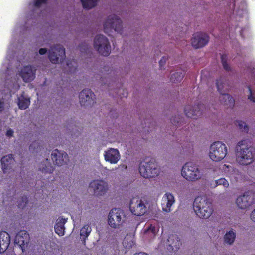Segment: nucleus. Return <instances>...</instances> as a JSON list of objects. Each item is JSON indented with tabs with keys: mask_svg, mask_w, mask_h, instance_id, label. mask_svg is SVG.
Masks as SVG:
<instances>
[{
	"mask_svg": "<svg viewBox=\"0 0 255 255\" xmlns=\"http://www.w3.org/2000/svg\"><path fill=\"white\" fill-rule=\"evenodd\" d=\"M246 143V140H242L238 142L237 147V160L242 165H248L254 161L253 149Z\"/></svg>",
	"mask_w": 255,
	"mask_h": 255,
	"instance_id": "f257e3e1",
	"label": "nucleus"
},
{
	"mask_svg": "<svg viewBox=\"0 0 255 255\" xmlns=\"http://www.w3.org/2000/svg\"><path fill=\"white\" fill-rule=\"evenodd\" d=\"M193 208L196 215L202 219L209 218L213 212L212 203L206 197H197L194 201Z\"/></svg>",
	"mask_w": 255,
	"mask_h": 255,
	"instance_id": "f03ea898",
	"label": "nucleus"
},
{
	"mask_svg": "<svg viewBox=\"0 0 255 255\" xmlns=\"http://www.w3.org/2000/svg\"><path fill=\"white\" fill-rule=\"evenodd\" d=\"M139 171L142 176L145 178H154L160 173L157 163L154 159L146 158L144 161L140 163Z\"/></svg>",
	"mask_w": 255,
	"mask_h": 255,
	"instance_id": "7ed1b4c3",
	"label": "nucleus"
},
{
	"mask_svg": "<svg viewBox=\"0 0 255 255\" xmlns=\"http://www.w3.org/2000/svg\"><path fill=\"white\" fill-rule=\"evenodd\" d=\"M227 154V147L220 141L213 143L210 147L209 155L210 159L215 162L223 160Z\"/></svg>",
	"mask_w": 255,
	"mask_h": 255,
	"instance_id": "20e7f679",
	"label": "nucleus"
},
{
	"mask_svg": "<svg viewBox=\"0 0 255 255\" xmlns=\"http://www.w3.org/2000/svg\"><path fill=\"white\" fill-rule=\"evenodd\" d=\"M125 216L120 208H113L109 212L108 223L113 228H119L125 221Z\"/></svg>",
	"mask_w": 255,
	"mask_h": 255,
	"instance_id": "39448f33",
	"label": "nucleus"
},
{
	"mask_svg": "<svg viewBox=\"0 0 255 255\" xmlns=\"http://www.w3.org/2000/svg\"><path fill=\"white\" fill-rule=\"evenodd\" d=\"M94 47L103 56H108L111 53V47L109 40L103 35L100 34L95 37Z\"/></svg>",
	"mask_w": 255,
	"mask_h": 255,
	"instance_id": "423d86ee",
	"label": "nucleus"
},
{
	"mask_svg": "<svg viewBox=\"0 0 255 255\" xmlns=\"http://www.w3.org/2000/svg\"><path fill=\"white\" fill-rule=\"evenodd\" d=\"M182 176L188 181H195L200 178V172L193 162L186 163L182 167Z\"/></svg>",
	"mask_w": 255,
	"mask_h": 255,
	"instance_id": "0eeeda50",
	"label": "nucleus"
},
{
	"mask_svg": "<svg viewBox=\"0 0 255 255\" xmlns=\"http://www.w3.org/2000/svg\"><path fill=\"white\" fill-rule=\"evenodd\" d=\"M112 30H114L117 33H122V22L121 19L116 15H110L104 23L105 33H108Z\"/></svg>",
	"mask_w": 255,
	"mask_h": 255,
	"instance_id": "6e6552de",
	"label": "nucleus"
},
{
	"mask_svg": "<svg viewBox=\"0 0 255 255\" xmlns=\"http://www.w3.org/2000/svg\"><path fill=\"white\" fill-rule=\"evenodd\" d=\"M65 57V49L61 45L53 46L49 50L48 57L52 63L62 62Z\"/></svg>",
	"mask_w": 255,
	"mask_h": 255,
	"instance_id": "1a4fd4ad",
	"label": "nucleus"
},
{
	"mask_svg": "<svg viewBox=\"0 0 255 255\" xmlns=\"http://www.w3.org/2000/svg\"><path fill=\"white\" fill-rule=\"evenodd\" d=\"M129 209L133 214L137 216L143 215L147 212L144 202L137 197H134L130 200Z\"/></svg>",
	"mask_w": 255,
	"mask_h": 255,
	"instance_id": "9d476101",
	"label": "nucleus"
},
{
	"mask_svg": "<svg viewBox=\"0 0 255 255\" xmlns=\"http://www.w3.org/2000/svg\"><path fill=\"white\" fill-rule=\"evenodd\" d=\"M223 81L224 78L222 77H220L216 80L217 89L222 95L220 97V102L222 104L227 106L228 107L233 108L235 104V100L233 97L229 94L221 93V90L223 88Z\"/></svg>",
	"mask_w": 255,
	"mask_h": 255,
	"instance_id": "9b49d317",
	"label": "nucleus"
},
{
	"mask_svg": "<svg viewBox=\"0 0 255 255\" xmlns=\"http://www.w3.org/2000/svg\"><path fill=\"white\" fill-rule=\"evenodd\" d=\"M254 198L251 191L245 192L243 195L238 197L236 199L237 206L242 209H245L254 203Z\"/></svg>",
	"mask_w": 255,
	"mask_h": 255,
	"instance_id": "f8f14e48",
	"label": "nucleus"
},
{
	"mask_svg": "<svg viewBox=\"0 0 255 255\" xmlns=\"http://www.w3.org/2000/svg\"><path fill=\"white\" fill-rule=\"evenodd\" d=\"M95 95L89 89L83 90L79 94V102L81 106H87L95 103Z\"/></svg>",
	"mask_w": 255,
	"mask_h": 255,
	"instance_id": "ddd939ff",
	"label": "nucleus"
},
{
	"mask_svg": "<svg viewBox=\"0 0 255 255\" xmlns=\"http://www.w3.org/2000/svg\"><path fill=\"white\" fill-rule=\"evenodd\" d=\"M209 40V36L204 33L197 32L193 34L192 45L196 49L202 48L207 44Z\"/></svg>",
	"mask_w": 255,
	"mask_h": 255,
	"instance_id": "4468645a",
	"label": "nucleus"
},
{
	"mask_svg": "<svg viewBox=\"0 0 255 255\" xmlns=\"http://www.w3.org/2000/svg\"><path fill=\"white\" fill-rule=\"evenodd\" d=\"M204 108V105L201 104H198L194 107L187 105L184 108L185 114L189 118L196 119L202 115Z\"/></svg>",
	"mask_w": 255,
	"mask_h": 255,
	"instance_id": "2eb2a0df",
	"label": "nucleus"
},
{
	"mask_svg": "<svg viewBox=\"0 0 255 255\" xmlns=\"http://www.w3.org/2000/svg\"><path fill=\"white\" fill-rule=\"evenodd\" d=\"M29 238V235L27 231H21L15 236L14 243L19 246L23 251L28 244Z\"/></svg>",
	"mask_w": 255,
	"mask_h": 255,
	"instance_id": "dca6fc26",
	"label": "nucleus"
},
{
	"mask_svg": "<svg viewBox=\"0 0 255 255\" xmlns=\"http://www.w3.org/2000/svg\"><path fill=\"white\" fill-rule=\"evenodd\" d=\"M90 186L93 188L94 193L96 195H102L108 190V184L102 180H95L92 181Z\"/></svg>",
	"mask_w": 255,
	"mask_h": 255,
	"instance_id": "f3484780",
	"label": "nucleus"
},
{
	"mask_svg": "<svg viewBox=\"0 0 255 255\" xmlns=\"http://www.w3.org/2000/svg\"><path fill=\"white\" fill-rule=\"evenodd\" d=\"M51 157L55 165L60 166L66 163L68 155L65 152H60L58 149L53 150Z\"/></svg>",
	"mask_w": 255,
	"mask_h": 255,
	"instance_id": "a211bd4d",
	"label": "nucleus"
},
{
	"mask_svg": "<svg viewBox=\"0 0 255 255\" xmlns=\"http://www.w3.org/2000/svg\"><path fill=\"white\" fill-rule=\"evenodd\" d=\"M36 70L32 66H24L21 70L20 76L25 82L32 81L35 77Z\"/></svg>",
	"mask_w": 255,
	"mask_h": 255,
	"instance_id": "6ab92c4d",
	"label": "nucleus"
},
{
	"mask_svg": "<svg viewBox=\"0 0 255 255\" xmlns=\"http://www.w3.org/2000/svg\"><path fill=\"white\" fill-rule=\"evenodd\" d=\"M104 155L105 160L111 164L117 163L120 159L119 152L117 149L111 148L105 151Z\"/></svg>",
	"mask_w": 255,
	"mask_h": 255,
	"instance_id": "aec40b11",
	"label": "nucleus"
},
{
	"mask_svg": "<svg viewBox=\"0 0 255 255\" xmlns=\"http://www.w3.org/2000/svg\"><path fill=\"white\" fill-rule=\"evenodd\" d=\"M10 243L9 234L5 231L0 232V253H4Z\"/></svg>",
	"mask_w": 255,
	"mask_h": 255,
	"instance_id": "412c9836",
	"label": "nucleus"
},
{
	"mask_svg": "<svg viewBox=\"0 0 255 255\" xmlns=\"http://www.w3.org/2000/svg\"><path fill=\"white\" fill-rule=\"evenodd\" d=\"M14 162V159L12 154H8L3 156L1 159V167L4 173H9L12 165Z\"/></svg>",
	"mask_w": 255,
	"mask_h": 255,
	"instance_id": "4be33fe9",
	"label": "nucleus"
},
{
	"mask_svg": "<svg viewBox=\"0 0 255 255\" xmlns=\"http://www.w3.org/2000/svg\"><path fill=\"white\" fill-rule=\"evenodd\" d=\"M175 202L173 195L169 193H166L162 198V207L163 211L168 212L171 211V207Z\"/></svg>",
	"mask_w": 255,
	"mask_h": 255,
	"instance_id": "5701e85b",
	"label": "nucleus"
},
{
	"mask_svg": "<svg viewBox=\"0 0 255 255\" xmlns=\"http://www.w3.org/2000/svg\"><path fill=\"white\" fill-rule=\"evenodd\" d=\"M167 242L171 249L174 252L177 251L181 245L180 239L175 234L170 235L168 237Z\"/></svg>",
	"mask_w": 255,
	"mask_h": 255,
	"instance_id": "b1692460",
	"label": "nucleus"
},
{
	"mask_svg": "<svg viewBox=\"0 0 255 255\" xmlns=\"http://www.w3.org/2000/svg\"><path fill=\"white\" fill-rule=\"evenodd\" d=\"M39 169L43 173H51L52 172L54 169L51 164L50 163L48 160L46 159L40 164Z\"/></svg>",
	"mask_w": 255,
	"mask_h": 255,
	"instance_id": "393cba45",
	"label": "nucleus"
},
{
	"mask_svg": "<svg viewBox=\"0 0 255 255\" xmlns=\"http://www.w3.org/2000/svg\"><path fill=\"white\" fill-rule=\"evenodd\" d=\"M185 75L184 71L177 72L172 74L170 81L172 83H177L181 81Z\"/></svg>",
	"mask_w": 255,
	"mask_h": 255,
	"instance_id": "a878e982",
	"label": "nucleus"
},
{
	"mask_svg": "<svg viewBox=\"0 0 255 255\" xmlns=\"http://www.w3.org/2000/svg\"><path fill=\"white\" fill-rule=\"evenodd\" d=\"M84 9H90L97 5V0H80Z\"/></svg>",
	"mask_w": 255,
	"mask_h": 255,
	"instance_id": "bb28decb",
	"label": "nucleus"
},
{
	"mask_svg": "<svg viewBox=\"0 0 255 255\" xmlns=\"http://www.w3.org/2000/svg\"><path fill=\"white\" fill-rule=\"evenodd\" d=\"M91 230L92 229L91 227L88 224L84 225L81 228L80 230V236L82 237L84 241H85L86 239L89 235Z\"/></svg>",
	"mask_w": 255,
	"mask_h": 255,
	"instance_id": "cd10ccee",
	"label": "nucleus"
},
{
	"mask_svg": "<svg viewBox=\"0 0 255 255\" xmlns=\"http://www.w3.org/2000/svg\"><path fill=\"white\" fill-rule=\"evenodd\" d=\"M236 237L235 233L232 230L229 231L227 232L224 236V241L225 243H228L229 244H232Z\"/></svg>",
	"mask_w": 255,
	"mask_h": 255,
	"instance_id": "c85d7f7f",
	"label": "nucleus"
},
{
	"mask_svg": "<svg viewBox=\"0 0 255 255\" xmlns=\"http://www.w3.org/2000/svg\"><path fill=\"white\" fill-rule=\"evenodd\" d=\"M219 185H223L224 187L227 188L229 186V183L225 178H221L215 180L213 183H211V186L213 187H216Z\"/></svg>",
	"mask_w": 255,
	"mask_h": 255,
	"instance_id": "c756f323",
	"label": "nucleus"
},
{
	"mask_svg": "<svg viewBox=\"0 0 255 255\" xmlns=\"http://www.w3.org/2000/svg\"><path fill=\"white\" fill-rule=\"evenodd\" d=\"M18 106L20 109L25 110L28 108L30 104L29 99L22 98L19 99Z\"/></svg>",
	"mask_w": 255,
	"mask_h": 255,
	"instance_id": "7c9ffc66",
	"label": "nucleus"
},
{
	"mask_svg": "<svg viewBox=\"0 0 255 255\" xmlns=\"http://www.w3.org/2000/svg\"><path fill=\"white\" fill-rule=\"evenodd\" d=\"M54 229L56 233L59 236H61L64 235L65 227L63 226L62 223H56L54 226Z\"/></svg>",
	"mask_w": 255,
	"mask_h": 255,
	"instance_id": "2f4dec72",
	"label": "nucleus"
},
{
	"mask_svg": "<svg viewBox=\"0 0 255 255\" xmlns=\"http://www.w3.org/2000/svg\"><path fill=\"white\" fill-rule=\"evenodd\" d=\"M227 59L228 57L226 54L221 55V62L224 69L227 71H230L231 70V68L227 62Z\"/></svg>",
	"mask_w": 255,
	"mask_h": 255,
	"instance_id": "473e14b6",
	"label": "nucleus"
},
{
	"mask_svg": "<svg viewBox=\"0 0 255 255\" xmlns=\"http://www.w3.org/2000/svg\"><path fill=\"white\" fill-rule=\"evenodd\" d=\"M235 124L242 131L245 132H247L248 131V127L244 122L238 120L236 121Z\"/></svg>",
	"mask_w": 255,
	"mask_h": 255,
	"instance_id": "72a5a7b5",
	"label": "nucleus"
},
{
	"mask_svg": "<svg viewBox=\"0 0 255 255\" xmlns=\"http://www.w3.org/2000/svg\"><path fill=\"white\" fill-rule=\"evenodd\" d=\"M67 65L69 67L70 72H74L77 68V63L76 61L73 60H68L67 62Z\"/></svg>",
	"mask_w": 255,
	"mask_h": 255,
	"instance_id": "f704fd0d",
	"label": "nucleus"
},
{
	"mask_svg": "<svg viewBox=\"0 0 255 255\" xmlns=\"http://www.w3.org/2000/svg\"><path fill=\"white\" fill-rule=\"evenodd\" d=\"M28 203L27 197L26 196H23L18 200V207L19 208L23 209Z\"/></svg>",
	"mask_w": 255,
	"mask_h": 255,
	"instance_id": "c9c22d12",
	"label": "nucleus"
},
{
	"mask_svg": "<svg viewBox=\"0 0 255 255\" xmlns=\"http://www.w3.org/2000/svg\"><path fill=\"white\" fill-rule=\"evenodd\" d=\"M249 94L248 95V99L250 101L255 103V95L254 94L253 90L250 85L247 86Z\"/></svg>",
	"mask_w": 255,
	"mask_h": 255,
	"instance_id": "e433bc0d",
	"label": "nucleus"
},
{
	"mask_svg": "<svg viewBox=\"0 0 255 255\" xmlns=\"http://www.w3.org/2000/svg\"><path fill=\"white\" fill-rule=\"evenodd\" d=\"M182 149H181L180 147H178L179 148L177 150V151L180 153H182L183 152L189 151L190 148L192 149V145H191L189 144H188V146H184V147L182 146Z\"/></svg>",
	"mask_w": 255,
	"mask_h": 255,
	"instance_id": "4c0bfd02",
	"label": "nucleus"
},
{
	"mask_svg": "<svg viewBox=\"0 0 255 255\" xmlns=\"http://www.w3.org/2000/svg\"><path fill=\"white\" fill-rule=\"evenodd\" d=\"M79 49L80 51L82 53H87L89 51V46L87 44H86L85 43H81L79 46Z\"/></svg>",
	"mask_w": 255,
	"mask_h": 255,
	"instance_id": "58836bf2",
	"label": "nucleus"
},
{
	"mask_svg": "<svg viewBox=\"0 0 255 255\" xmlns=\"http://www.w3.org/2000/svg\"><path fill=\"white\" fill-rule=\"evenodd\" d=\"M170 120L171 123L174 125H179L181 123V119L179 116L172 117L171 118Z\"/></svg>",
	"mask_w": 255,
	"mask_h": 255,
	"instance_id": "ea45409f",
	"label": "nucleus"
},
{
	"mask_svg": "<svg viewBox=\"0 0 255 255\" xmlns=\"http://www.w3.org/2000/svg\"><path fill=\"white\" fill-rule=\"evenodd\" d=\"M47 0H35L34 2V5L36 7H39L42 3L46 2Z\"/></svg>",
	"mask_w": 255,
	"mask_h": 255,
	"instance_id": "a19ab883",
	"label": "nucleus"
},
{
	"mask_svg": "<svg viewBox=\"0 0 255 255\" xmlns=\"http://www.w3.org/2000/svg\"><path fill=\"white\" fill-rule=\"evenodd\" d=\"M167 59V57L166 56H163L162 59L159 61V64L161 68L164 66Z\"/></svg>",
	"mask_w": 255,
	"mask_h": 255,
	"instance_id": "79ce46f5",
	"label": "nucleus"
},
{
	"mask_svg": "<svg viewBox=\"0 0 255 255\" xmlns=\"http://www.w3.org/2000/svg\"><path fill=\"white\" fill-rule=\"evenodd\" d=\"M67 222V219L64 218L62 217H60L57 220V223H62L63 226H64V224Z\"/></svg>",
	"mask_w": 255,
	"mask_h": 255,
	"instance_id": "37998d69",
	"label": "nucleus"
},
{
	"mask_svg": "<svg viewBox=\"0 0 255 255\" xmlns=\"http://www.w3.org/2000/svg\"><path fill=\"white\" fill-rule=\"evenodd\" d=\"M123 244L126 246L127 248H130L132 247V246L134 244V243L133 241H131L129 242V244L126 245V240H124L123 241Z\"/></svg>",
	"mask_w": 255,
	"mask_h": 255,
	"instance_id": "c03bdc74",
	"label": "nucleus"
},
{
	"mask_svg": "<svg viewBox=\"0 0 255 255\" xmlns=\"http://www.w3.org/2000/svg\"><path fill=\"white\" fill-rule=\"evenodd\" d=\"M13 133H14V131H13V130L9 129L7 130L6 135L7 136H8L9 137H11L13 136Z\"/></svg>",
	"mask_w": 255,
	"mask_h": 255,
	"instance_id": "a18cd8bd",
	"label": "nucleus"
},
{
	"mask_svg": "<svg viewBox=\"0 0 255 255\" xmlns=\"http://www.w3.org/2000/svg\"><path fill=\"white\" fill-rule=\"evenodd\" d=\"M250 218L253 221L255 222V209L252 211L251 215H250Z\"/></svg>",
	"mask_w": 255,
	"mask_h": 255,
	"instance_id": "49530a36",
	"label": "nucleus"
},
{
	"mask_svg": "<svg viewBox=\"0 0 255 255\" xmlns=\"http://www.w3.org/2000/svg\"><path fill=\"white\" fill-rule=\"evenodd\" d=\"M47 49L46 48H40L39 50V53L40 54V55H44L45 54H46V53L47 52Z\"/></svg>",
	"mask_w": 255,
	"mask_h": 255,
	"instance_id": "de8ad7c7",
	"label": "nucleus"
},
{
	"mask_svg": "<svg viewBox=\"0 0 255 255\" xmlns=\"http://www.w3.org/2000/svg\"><path fill=\"white\" fill-rule=\"evenodd\" d=\"M148 230H151V231L153 233H154L155 232V227L154 226H151L149 228Z\"/></svg>",
	"mask_w": 255,
	"mask_h": 255,
	"instance_id": "09e8293b",
	"label": "nucleus"
},
{
	"mask_svg": "<svg viewBox=\"0 0 255 255\" xmlns=\"http://www.w3.org/2000/svg\"><path fill=\"white\" fill-rule=\"evenodd\" d=\"M133 255H148L147 254L144 252H140L138 253H135Z\"/></svg>",
	"mask_w": 255,
	"mask_h": 255,
	"instance_id": "8fccbe9b",
	"label": "nucleus"
},
{
	"mask_svg": "<svg viewBox=\"0 0 255 255\" xmlns=\"http://www.w3.org/2000/svg\"><path fill=\"white\" fill-rule=\"evenodd\" d=\"M36 142L32 143L29 146V150H32L33 146H34Z\"/></svg>",
	"mask_w": 255,
	"mask_h": 255,
	"instance_id": "3c124183",
	"label": "nucleus"
},
{
	"mask_svg": "<svg viewBox=\"0 0 255 255\" xmlns=\"http://www.w3.org/2000/svg\"><path fill=\"white\" fill-rule=\"evenodd\" d=\"M123 94V96L122 97H127L128 96V92L127 91H126L125 95L124 93Z\"/></svg>",
	"mask_w": 255,
	"mask_h": 255,
	"instance_id": "603ef678",
	"label": "nucleus"
},
{
	"mask_svg": "<svg viewBox=\"0 0 255 255\" xmlns=\"http://www.w3.org/2000/svg\"><path fill=\"white\" fill-rule=\"evenodd\" d=\"M121 90V89H118V91L117 92H118V93H120Z\"/></svg>",
	"mask_w": 255,
	"mask_h": 255,
	"instance_id": "864d4df0",
	"label": "nucleus"
},
{
	"mask_svg": "<svg viewBox=\"0 0 255 255\" xmlns=\"http://www.w3.org/2000/svg\"><path fill=\"white\" fill-rule=\"evenodd\" d=\"M254 78H255V75Z\"/></svg>",
	"mask_w": 255,
	"mask_h": 255,
	"instance_id": "5fc2aeb1",
	"label": "nucleus"
}]
</instances>
